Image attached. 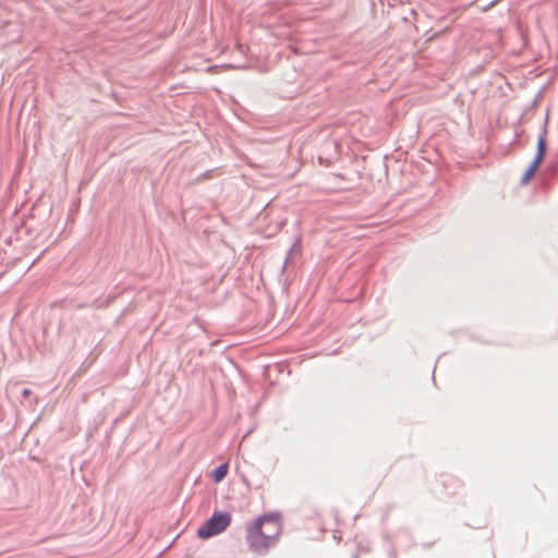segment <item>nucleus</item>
<instances>
[{"mask_svg": "<svg viewBox=\"0 0 558 558\" xmlns=\"http://www.w3.org/2000/svg\"><path fill=\"white\" fill-rule=\"evenodd\" d=\"M24 395H25V396L29 395V390L25 389V390H24Z\"/></svg>", "mask_w": 558, "mask_h": 558, "instance_id": "423d86ee", "label": "nucleus"}, {"mask_svg": "<svg viewBox=\"0 0 558 558\" xmlns=\"http://www.w3.org/2000/svg\"><path fill=\"white\" fill-rule=\"evenodd\" d=\"M546 151V140L544 136H539L537 140V151L534 158L535 163H542Z\"/></svg>", "mask_w": 558, "mask_h": 558, "instance_id": "7ed1b4c3", "label": "nucleus"}, {"mask_svg": "<svg viewBox=\"0 0 558 558\" xmlns=\"http://www.w3.org/2000/svg\"><path fill=\"white\" fill-rule=\"evenodd\" d=\"M282 532L279 512H270L256 519L246 527V539L254 551L265 553L274 546Z\"/></svg>", "mask_w": 558, "mask_h": 558, "instance_id": "f257e3e1", "label": "nucleus"}, {"mask_svg": "<svg viewBox=\"0 0 558 558\" xmlns=\"http://www.w3.org/2000/svg\"><path fill=\"white\" fill-rule=\"evenodd\" d=\"M231 523V515L228 512H218L207 520L198 530L197 536L207 539L223 532Z\"/></svg>", "mask_w": 558, "mask_h": 558, "instance_id": "f03ea898", "label": "nucleus"}, {"mask_svg": "<svg viewBox=\"0 0 558 558\" xmlns=\"http://www.w3.org/2000/svg\"><path fill=\"white\" fill-rule=\"evenodd\" d=\"M227 473H228V465L221 464L213 471L211 476L216 483H219L226 477Z\"/></svg>", "mask_w": 558, "mask_h": 558, "instance_id": "39448f33", "label": "nucleus"}, {"mask_svg": "<svg viewBox=\"0 0 558 558\" xmlns=\"http://www.w3.org/2000/svg\"><path fill=\"white\" fill-rule=\"evenodd\" d=\"M539 165L541 163H535V161L533 160V162L530 165V167L525 170V172L522 175V179H521L522 184H527L532 180V178L535 175Z\"/></svg>", "mask_w": 558, "mask_h": 558, "instance_id": "20e7f679", "label": "nucleus"}]
</instances>
